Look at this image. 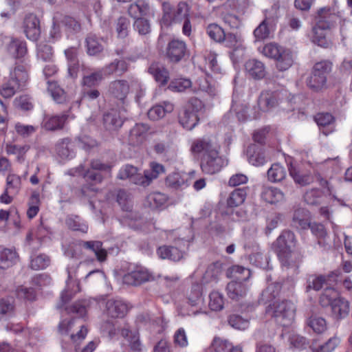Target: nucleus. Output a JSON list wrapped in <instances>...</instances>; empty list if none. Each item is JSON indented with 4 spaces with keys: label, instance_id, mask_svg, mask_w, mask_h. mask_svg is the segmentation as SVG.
<instances>
[{
    "label": "nucleus",
    "instance_id": "f257e3e1",
    "mask_svg": "<svg viewBox=\"0 0 352 352\" xmlns=\"http://www.w3.org/2000/svg\"><path fill=\"white\" fill-rule=\"evenodd\" d=\"M219 145L214 140L204 138L195 140L191 146L193 153H203L201 168L204 173L215 174L221 170L227 162L219 155Z\"/></svg>",
    "mask_w": 352,
    "mask_h": 352
},
{
    "label": "nucleus",
    "instance_id": "f03ea898",
    "mask_svg": "<svg viewBox=\"0 0 352 352\" xmlns=\"http://www.w3.org/2000/svg\"><path fill=\"white\" fill-rule=\"evenodd\" d=\"M29 80L28 68L22 64H16L10 71L8 80L0 87V95L3 98L12 97L16 92L23 89Z\"/></svg>",
    "mask_w": 352,
    "mask_h": 352
},
{
    "label": "nucleus",
    "instance_id": "7ed1b4c3",
    "mask_svg": "<svg viewBox=\"0 0 352 352\" xmlns=\"http://www.w3.org/2000/svg\"><path fill=\"white\" fill-rule=\"evenodd\" d=\"M267 311L274 318L277 323L281 326L287 327L294 319L296 307L289 300H276L268 307Z\"/></svg>",
    "mask_w": 352,
    "mask_h": 352
},
{
    "label": "nucleus",
    "instance_id": "20e7f679",
    "mask_svg": "<svg viewBox=\"0 0 352 352\" xmlns=\"http://www.w3.org/2000/svg\"><path fill=\"white\" fill-rule=\"evenodd\" d=\"M332 63L328 60L316 63L312 70L311 75L307 80L308 87L315 91L327 88V76L331 71Z\"/></svg>",
    "mask_w": 352,
    "mask_h": 352
},
{
    "label": "nucleus",
    "instance_id": "39448f33",
    "mask_svg": "<svg viewBox=\"0 0 352 352\" xmlns=\"http://www.w3.org/2000/svg\"><path fill=\"white\" fill-rule=\"evenodd\" d=\"M162 7L164 14L162 23L164 25H170L173 23L180 22L189 16L190 8L186 2H179L175 8H173L169 3L165 2Z\"/></svg>",
    "mask_w": 352,
    "mask_h": 352
},
{
    "label": "nucleus",
    "instance_id": "423d86ee",
    "mask_svg": "<svg viewBox=\"0 0 352 352\" xmlns=\"http://www.w3.org/2000/svg\"><path fill=\"white\" fill-rule=\"evenodd\" d=\"M76 333L71 334V342L74 352H93L98 344V341L93 340L84 344V340L87 335V327L82 324Z\"/></svg>",
    "mask_w": 352,
    "mask_h": 352
},
{
    "label": "nucleus",
    "instance_id": "0eeeda50",
    "mask_svg": "<svg viewBox=\"0 0 352 352\" xmlns=\"http://www.w3.org/2000/svg\"><path fill=\"white\" fill-rule=\"evenodd\" d=\"M21 28L28 39L37 41L40 38L41 33L40 20L36 14L33 13L25 14L22 21Z\"/></svg>",
    "mask_w": 352,
    "mask_h": 352
},
{
    "label": "nucleus",
    "instance_id": "6e6552de",
    "mask_svg": "<svg viewBox=\"0 0 352 352\" xmlns=\"http://www.w3.org/2000/svg\"><path fill=\"white\" fill-rule=\"evenodd\" d=\"M288 171L294 182L300 186L309 185L314 182V177L311 172L304 169L299 164L290 162Z\"/></svg>",
    "mask_w": 352,
    "mask_h": 352
},
{
    "label": "nucleus",
    "instance_id": "1a4fd4ad",
    "mask_svg": "<svg viewBox=\"0 0 352 352\" xmlns=\"http://www.w3.org/2000/svg\"><path fill=\"white\" fill-rule=\"evenodd\" d=\"M154 280V276L146 269L138 267L123 277V282L130 285H140Z\"/></svg>",
    "mask_w": 352,
    "mask_h": 352
},
{
    "label": "nucleus",
    "instance_id": "9d476101",
    "mask_svg": "<svg viewBox=\"0 0 352 352\" xmlns=\"http://www.w3.org/2000/svg\"><path fill=\"white\" fill-rule=\"evenodd\" d=\"M187 52L186 44L179 39L170 41L168 43L166 50L167 58L173 63L179 62L187 54Z\"/></svg>",
    "mask_w": 352,
    "mask_h": 352
},
{
    "label": "nucleus",
    "instance_id": "9b49d317",
    "mask_svg": "<svg viewBox=\"0 0 352 352\" xmlns=\"http://www.w3.org/2000/svg\"><path fill=\"white\" fill-rule=\"evenodd\" d=\"M6 329L17 336V338L14 340L15 346L16 348L23 344L28 345L30 344V340L32 335V331L30 329L25 327L19 323H8L6 326Z\"/></svg>",
    "mask_w": 352,
    "mask_h": 352
},
{
    "label": "nucleus",
    "instance_id": "f8f14e48",
    "mask_svg": "<svg viewBox=\"0 0 352 352\" xmlns=\"http://www.w3.org/2000/svg\"><path fill=\"white\" fill-rule=\"evenodd\" d=\"M295 234L289 230H284L273 243V248L278 254L290 250L295 245Z\"/></svg>",
    "mask_w": 352,
    "mask_h": 352
},
{
    "label": "nucleus",
    "instance_id": "ddd939ff",
    "mask_svg": "<svg viewBox=\"0 0 352 352\" xmlns=\"http://www.w3.org/2000/svg\"><path fill=\"white\" fill-rule=\"evenodd\" d=\"M149 129V126L146 124H135L129 131V144L133 146H138L143 144L146 140Z\"/></svg>",
    "mask_w": 352,
    "mask_h": 352
},
{
    "label": "nucleus",
    "instance_id": "4468645a",
    "mask_svg": "<svg viewBox=\"0 0 352 352\" xmlns=\"http://www.w3.org/2000/svg\"><path fill=\"white\" fill-rule=\"evenodd\" d=\"M117 177L120 179H129L136 185L143 186V175L138 173V168L132 165L123 166L120 169Z\"/></svg>",
    "mask_w": 352,
    "mask_h": 352
},
{
    "label": "nucleus",
    "instance_id": "2eb2a0df",
    "mask_svg": "<svg viewBox=\"0 0 352 352\" xmlns=\"http://www.w3.org/2000/svg\"><path fill=\"white\" fill-rule=\"evenodd\" d=\"M127 311V305L122 300L111 298L106 302V311L111 318H123Z\"/></svg>",
    "mask_w": 352,
    "mask_h": 352
},
{
    "label": "nucleus",
    "instance_id": "dca6fc26",
    "mask_svg": "<svg viewBox=\"0 0 352 352\" xmlns=\"http://www.w3.org/2000/svg\"><path fill=\"white\" fill-rule=\"evenodd\" d=\"M68 118V115H45L43 121V127L47 131H57L62 129Z\"/></svg>",
    "mask_w": 352,
    "mask_h": 352
},
{
    "label": "nucleus",
    "instance_id": "f3484780",
    "mask_svg": "<svg viewBox=\"0 0 352 352\" xmlns=\"http://www.w3.org/2000/svg\"><path fill=\"white\" fill-rule=\"evenodd\" d=\"M336 15L332 13L329 9L321 8L318 11L316 25H315L316 30L318 28L324 30L331 29L336 22Z\"/></svg>",
    "mask_w": 352,
    "mask_h": 352
},
{
    "label": "nucleus",
    "instance_id": "a211bd4d",
    "mask_svg": "<svg viewBox=\"0 0 352 352\" xmlns=\"http://www.w3.org/2000/svg\"><path fill=\"white\" fill-rule=\"evenodd\" d=\"M109 91L115 98L124 103L129 92V85L124 80H115L110 83Z\"/></svg>",
    "mask_w": 352,
    "mask_h": 352
},
{
    "label": "nucleus",
    "instance_id": "6ab92c4d",
    "mask_svg": "<svg viewBox=\"0 0 352 352\" xmlns=\"http://www.w3.org/2000/svg\"><path fill=\"white\" fill-rule=\"evenodd\" d=\"M310 223V214L307 210L302 208L295 210L292 218V226L294 228L305 230L308 228Z\"/></svg>",
    "mask_w": 352,
    "mask_h": 352
},
{
    "label": "nucleus",
    "instance_id": "aec40b11",
    "mask_svg": "<svg viewBox=\"0 0 352 352\" xmlns=\"http://www.w3.org/2000/svg\"><path fill=\"white\" fill-rule=\"evenodd\" d=\"M123 120L120 113L116 109H111L103 116V124L107 130L115 131L122 126Z\"/></svg>",
    "mask_w": 352,
    "mask_h": 352
},
{
    "label": "nucleus",
    "instance_id": "412c9836",
    "mask_svg": "<svg viewBox=\"0 0 352 352\" xmlns=\"http://www.w3.org/2000/svg\"><path fill=\"white\" fill-rule=\"evenodd\" d=\"M178 118L180 124L187 130L192 129L199 121L197 113L185 107L180 111Z\"/></svg>",
    "mask_w": 352,
    "mask_h": 352
},
{
    "label": "nucleus",
    "instance_id": "4be33fe9",
    "mask_svg": "<svg viewBox=\"0 0 352 352\" xmlns=\"http://www.w3.org/2000/svg\"><path fill=\"white\" fill-rule=\"evenodd\" d=\"M315 121L321 127L322 133L329 135L334 130V118L329 113H318L315 116Z\"/></svg>",
    "mask_w": 352,
    "mask_h": 352
},
{
    "label": "nucleus",
    "instance_id": "5701e85b",
    "mask_svg": "<svg viewBox=\"0 0 352 352\" xmlns=\"http://www.w3.org/2000/svg\"><path fill=\"white\" fill-rule=\"evenodd\" d=\"M278 258L283 266L289 267H296L301 263L302 255L300 252L299 254L290 250L285 251L284 253L278 254Z\"/></svg>",
    "mask_w": 352,
    "mask_h": 352
},
{
    "label": "nucleus",
    "instance_id": "b1692460",
    "mask_svg": "<svg viewBox=\"0 0 352 352\" xmlns=\"http://www.w3.org/2000/svg\"><path fill=\"white\" fill-rule=\"evenodd\" d=\"M278 104L276 94L265 91L261 92L258 99V106L262 111H267Z\"/></svg>",
    "mask_w": 352,
    "mask_h": 352
},
{
    "label": "nucleus",
    "instance_id": "393cba45",
    "mask_svg": "<svg viewBox=\"0 0 352 352\" xmlns=\"http://www.w3.org/2000/svg\"><path fill=\"white\" fill-rule=\"evenodd\" d=\"M150 6L146 0H136L128 8L129 16L135 19L142 18L148 14Z\"/></svg>",
    "mask_w": 352,
    "mask_h": 352
},
{
    "label": "nucleus",
    "instance_id": "a878e982",
    "mask_svg": "<svg viewBox=\"0 0 352 352\" xmlns=\"http://www.w3.org/2000/svg\"><path fill=\"white\" fill-rule=\"evenodd\" d=\"M148 72L153 76L156 82L162 85H166L169 80L168 70L159 63H153L149 66Z\"/></svg>",
    "mask_w": 352,
    "mask_h": 352
},
{
    "label": "nucleus",
    "instance_id": "bb28decb",
    "mask_svg": "<svg viewBox=\"0 0 352 352\" xmlns=\"http://www.w3.org/2000/svg\"><path fill=\"white\" fill-rule=\"evenodd\" d=\"M157 254L162 259L179 261L183 258L184 253L177 248L172 245H163L157 250Z\"/></svg>",
    "mask_w": 352,
    "mask_h": 352
},
{
    "label": "nucleus",
    "instance_id": "cd10ccee",
    "mask_svg": "<svg viewBox=\"0 0 352 352\" xmlns=\"http://www.w3.org/2000/svg\"><path fill=\"white\" fill-rule=\"evenodd\" d=\"M18 254L14 249L0 246V268L6 269L12 266L18 260Z\"/></svg>",
    "mask_w": 352,
    "mask_h": 352
},
{
    "label": "nucleus",
    "instance_id": "c85d7f7f",
    "mask_svg": "<svg viewBox=\"0 0 352 352\" xmlns=\"http://www.w3.org/2000/svg\"><path fill=\"white\" fill-rule=\"evenodd\" d=\"M248 161L254 166H261L266 162L262 148L256 144H252L247 150Z\"/></svg>",
    "mask_w": 352,
    "mask_h": 352
},
{
    "label": "nucleus",
    "instance_id": "c756f323",
    "mask_svg": "<svg viewBox=\"0 0 352 352\" xmlns=\"http://www.w3.org/2000/svg\"><path fill=\"white\" fill-rule=\"evenodd\" d=\"M80 247H83L87 250H90L94 252L97 259L100 262H102L106 260L107 251L102 248V243L100 241H80L78 243Z\"/></svg>",
    "mask_w": 352,
    "mask_h": 352
},
{
    "label": "nucleus",
    "instance_id": "7c9ffc66",
    "mask_svg": "<svg viewBox=\"0 0 352 352\" xmlns=\"http://www.w3.org/2000/svg\"><path fill=\"white\" fill-rule=\"evenodd\" d=\"M211 346L214 352H242L241 347L234 346L229 340L217 337L213 339Z\"/></svg>",
    "mask_w": 352,
    "mask_h": 352
},
{
    "label": "nucleus",
    "instance_id": "2f4dec72",
    "mask_svg": "<svg viewBox=\"0 0 352 352\" xmlns=\"http://www.w3.org/2000/svg\"><path fill=\"white\" fill-rule=\"evenodd\" d=\"M245 67L249 75L255 79H261L265 75V65L259 60H249L245 63Z\"/></svg>",
    "mask_w": 352,
    "mask_h": 352
},
{
    "label": "nucleus",
    "instance_id": "473e14b6",
    "mask_svg": "<svg viewBox=\"0 0 352 352\" xmlns=\"http://www.w3.org/2000/svg\"><path fill=\"white\" fill-rule=\"evenodd\" d=\"M309 228L311 229V232L317 237L318 244L324 250L328 249L330 245L327 241V232L324 226L321 223H310Z\"/></svg>",
    "mask_w": 352,
    "mask_h": 352
},
{
    "label": "nucleus",
    "instance_id": "72a5a7b5",
    "mask_svg": "<svg viewBox=\"0 0 352 352\" xmlns=\"http://www.w3.org/2000/svg\"><path fill=\"white\" fill-rule=\"evenodd\" d=\"M166 185L175 190L186 188L188 186L187 176L179 173H172L166 177Z\"/></svg>",
    "mask_w": 352,
    "mask_h": 352
},
{
    "label": "nucleus",
    "instance_id": "f704fd0d",
    "mask_svg": "<svg viewBox=\"0 0 352 352\" xmlns=\"http://www.w3.org/2000/svg\"><path fill=\"white\" fill-rule=\"evenodd\" d=\"M227 292L229 298L239 300L245 296L247 287L241 282L232 281L227 285Z\"/></svg>",
    "mask_w": 352,
    "mask_h": 352
},
{
    "label": "nucleus",
    "instance_id": "c9c22d12",
    "mask_svg": "<svg viewBox=\"0 0 352 352\" xmlns=\"http://www.w3.org/2000/svg\"><path fill=\"white\" fill-rule=\"evenodd\" d=\"M276 68L281 72L287 70L292 67L294 58L290 50L283 48L280 56L275 59Z\"/></svg>",
    "mask_w": 352,
    "mask_h": 352
},
{
    "label": "nucleus",
    "instance_id": "e433bc0d",
    "mask_svg": "<svg viewBox=\"0 0 352 352\" xmlns=\"http://www.w3.org/2000/svg\"><path fill=\"white\" fill-rule=\"evenodd\" d=\"M164 170L163 165L157 162H151L150 169L146 170L144 172L143 186H148L153 179L157 178L160 174L164 173Z\"/></svg>",
    "mask_w": 352,
    "mask_h": 352
},
{
    "label": "nucleus",
    "instance_id": "4c0bfd02",
    "mask_svg": "<svg viewBox=\"0 0 352 352\" xmlns=\"http://www.w3.org/2000/svg\"><path fill=\"white\" fill-rule=\"evenodd\" d=\"M47 84V91L55 102L58 104H64L67 101V95L66 92L57 84V82L48 81Z\"/></svg>",
    "mask_w": 352,
    "mask_h": 352
},
{
    "label": "nucleus",
    "instance_id": "58836bf2",
    "mask_svg": "<svg viewBox=\"0 0 352 352\" xmlns=\"http://www.w3.org/2000/svg\"><path fill=\"white\" fill-rule=\"evenodd\" d=\"M164 105H155L148 111V116L151 120H157L162 118L166 113L173 111L174 105L170 102H164Z\"/></svg>",
    "mask_w": 352,
    "mask_h": 352
},
{
    "label": "nucleus",
    "instance_id": "ea45409f",
    "mask_svg": "<svg viewBox=\"0 0 352 352\" xmlns=\"http://www.w3.org/2000/svg\"><path fill=\"white\" fill-rule=\"evenodd\" d=\"M68 280L67 282V288L62 292L60 295L61 301L63 303H66L69 301L74 295L80 291L78 283H75L71 281L72 278V267L67 268Z\"/></svg>",
    "mask_w": 352,
    "mask_h": 352
},
{
    "label": "nucleus",
    "instance_id": "a19ab883",
    "mask_svg": "<svg viewBox=\"0 0 352 352\" xmlns=\"http://www.w3.org/2000/svg\"><path fill=\"white\" fill-rule=\"evenodd\" d=\"M56 151L58 155L63 160L70 159L74 156V151L69 138L59 140L56 145Z\"/></svg>",
    "mask_w": 352,
    "mask_h": 352
},
{
    "label": "nucleus",
    "instance_id": "79ce46f5",
    "mask_svg": "<svg viewBox=\"0 0 352 352\" xmlns=\"http://www.w3.org/2000/svg\"><path fill=\"white\" fill-rule=\"evenodd\" d=\"M104 72L102 69L94 72L84 70L82 85L83 87H91L97 85L103 78Z\"/></svg>",
    "mask_w": 352,
    "mask_h": 352
},
{
    "label": "nucleus",
    "instance_id": "37998d69",
    "mask_svg": "<svg viewBox=\"0 0 352 352\" xmlns=\"http://www.w3.org/2000/svg\"><path fill=\"white\" fill-rule=\"evenodd\" d=\"M102 41V40L98 38L96 35L89 34L85 41L87 54L90 56H96L101 53L104 50Z\"/></svg>",
    "mask_w": 352,
    "mask_h": 352
},
{
    "label": "nucleus",
    "instance_id": "c03bdc74",
    "mask_svg": "<svg viewBox=\"0 0 352 352\" xmlns=\"http://www.w3.org/2000/svg\"><path fill=\"white\" fill-rule=\"evenodd\" d=\"M7 49L9 54L16 58L23 57L27 52L26 43L17 38H12Z\"/></svg>",
    "mask_w": 352,
    "mask_h": 352
},
{
    "label": "nucleus",
    "instance_id": "a18cd8bd",
    "mask_svg": "<svg viewBox=\"0 0 352 352\" xmlns=\"http://www.w3.org/2000/svg\"><path fill=\"white\" fill-rule=\"evenodd\" d=\"M262 197L270 204H276L285 199V194L279 188L268 187L262 192Z\"/></svg>",
    "mask_w": 352,
    "mask_h": 352
},
{
    "label": "nucleus",
    "instance_id": "49530a36",
    "mask_svg": "<svg viewBox=\"0 0 352 352\" xmlns=\"http://www.w3.org/2000/svg\"><path fill=\"white\" fill-rule=\"evenodd\" d=\"M90 303V300L87 299L77 300L71 306L67 307L66 311L68 314H75L80 318H84L87 314Z\"/></svg>",
    "mask_w": 352,
    "mask_h": 352
},
{
    "label": "nucleus",
    "instance_id": "de8ad7c7",
    "mask_svg": "<svg viewBox=\"0 0 352 352\" xmlns=\"http://www.w3.org/2000/svg\"><path fill=\"white\" fill-rule=\"evenodd\" d=\"M167 201V196L160 192H153L147 195L145 206L151 209H157L162 206Z\"/></svg>",
    "mask_w": 352,
    "mask_h": 352
},
{
    "label": "nucleus",
    "instance_id": "09e8293b",
    "mask_svg": "<svg viewBox=\"0 0 352 352\" xmlns=\"http://www.w3.org/2000/svg\"><path fill=\"white\" fill-rule=\"evenodd\" d=\"M67 226L74 231H79L87 233L88 230L87 224L78 215H69L65 219Z\"/></svg>",
    "mask_w": 352,
    "mask_h": 352
},
{
    "label": "nucleus",
    "instance_id": "8fccbe9b",
    "mask_svg": "<svg viewBox=\"0 0 352 352\" xmlns=\"http://www.w3.org/2000/svg\"><path fill=\"white\" fill-rule=\"evenodd\" d=\"M267 178L272 182H280L287 176L285 168L278 163L273 164L267 170Z\"/></svg>",
    "mask_w": 352,
    "mask_h": 352
},
{
    "label": "nucleus",
    "instance_id": "3c124183",
    "mask_svg": "<svg viewBox=\"0 0 352 352\" xmlns=\"http://www.w3.org/2000/svg\"><path fill=\"white\" fill-rule=\"evenodd\" d=\"M247 193L244 188H236L233 190L227 199V206L229 208H235L241 205L246 197Z\"/></svg>",
    "mask_w": 352,
    "mask_h": 352
},
{
    "label": "nucleus",
    "instance_id": "603ef678",
    "mask_svg": "<svg viewBox=\"0 0 352 352\" xmlns=\"http://www.w3.org/2000/svg\"><path fill=\"white\" fill-rule=\"evenodd\" d=\"M332 313L336 318H344L346 316L349 312V302L340 298L331 305Z\"/></svg>",
    "mask_w": 352,
    "mask_h": 352
},
{
    "label": "nucleus",
    "instance_id": "864d4df0",
    "mask_svg": "<svg viewBox=\"0 0 352 352\" xmlns=\"http://www.w3.org/2000/svg\"><path fill=\"white\" fill-rule=\"evenodd\" d=\"M127 70V64L124 60L116 59L106 65L102 71L104 75H111L114 73L122 74Z\"/></svg>",
    "mask_w": 352,
    "mask_h": 352
},
{
    "label": "nucleus",
    "instance_id": "5fc2aeb1",
    "mask_svg": "<svg viewBox=\"0 0 352 352\" xmlns=\"http://www.w3.org/2000/svg\"><path fill=\"white\" fill-rule=\"evenodd\" d=\"M14 311V305L12 299H0V320H6L12 316Z\"/></svg>",
    "mask_w": 352,
    "mask_h": 352
},
{
    "label": "nucleus",
    "instance_id": "6e6d98bb",
    "mask_svg": "<svg viewBox=\"0 0 352 352\" xmlns=\"http://www.w3.org/2000/svg\"><path fill=\"white\" fill-rule=\"evenodd\" d=\"M201 285L199 284L192 285L190 292L188 294V300L192 306H199L203 304Z\"/></svg>",
    "mask_w": 352,
    "mask_h": 352
},
{
    "label": "nucleus",
    "instance_id": "4d7b16f0",
    "mask_svg": "<svg viewBox=\"0 0 352 352\" xmlns=\"http://www.w3.org/2000/svg\"><path fill=\"white\" fill-rule=\"evenodd\" d=\"M307 325L317 334L324 333L327 329L326 320L316 316H311L308 319Z\"/></svg>",
    "mask_w": 352,
    "mask_h": 352
},
{
    "label": "nucleus",
    "instance_id": "13d9d810",
    "mask_svg": "<svg viewBox=\"0 0 352 352\" xmlns=\"http://www.w3.org/2000/svg\"><path fill=\"white\" fill-rule=\"evenodd\" d=\"M340 298L338 292L332 287H327L320 297V302L323 307L331 305Z\"/></svg>",
    "mask_w": 352,
    "mask_h": 352
},
{
    "label": "nucleus",
    "instance_id": "bf43d9fd",
    "mask_svg": "<svg viewBox=\"0 0 352 352\" xmlns=\"http://www.w3.org/2000/svg\"><path fill=\"white\" fill-rule=\"evenodd\" d=\"M130 25L131 23L128 18L126 16L119 17L115 25L118 37L121 38H126L129 34Z\"/></svg>",
    "mask_w": 352,
    "mask_h": 352
},
{
    "label": "nucleus",
    "instance_id": "052dcab7",
    "mask_svg": "<svg viewBox=\"0 0 352 352\" xmlns=\"http://www.w3.org/2000/svg\"><path fill=\"white\" fill-rule=\"evenodd\" d=\"M284 47L275 43H270L265 45L261 52L266 57L275 60L280 54Z\"/></svg>",
    "mask_w": 352,
    "mask_h": 352
},
{
    "label": "nucleus",
    "instance_id": "680f3d73",
    "mask_svg": "<svg viewBox=\"0 0 352 352\" xmlns=\"http://www.w3.org/2000/svg\"><path fill=\"white\" fill-rule=\"evenodd\" d=\"M37 58L43 61H51L53 58V49L45 43H40L37 45Z\"/></svg>",
    "mask_w": 352,
    "mask_h": 352
},
{
    "label": "nucleus",
    "instance_id": "e2e57ef3",
    "mask_svg": "<svg viewBox=\"0 0 352 352\" xmlns=\"http://www.w3.org/2000/svg\"><path fill=\"white\" fill-rule=\"evenodd\" d=\"M270 23V19L266 17L254 30V35L256 41H262L269 37L270 32L268 25Z\"/></svg>",
    "mask_w": 352,
    "mask_h": 352
},
{
    "label": "nucleus",
    "instance_id": "0e129e2a",
    "mask_svg": "<svg viewBox=\"0 0 352 352\" xmlns=\"http://www.w3.org/2000/svg\"><path fill=\"white\" fill-rule=\"evenodd\" d=\"M209 307L211 310L219 311L223 309L224 299L221 294L218 292H212L209 296Z\"/></svg>",
    "mask_w": 352,
    "mask_h": 352
},
{
    "label": "nucleus",
    "instance_id": "69168bd1",
    "mask_svg": "<svg viewBox=\"0 0 352 352\" xmlns=\"http://www.w3.org/2000/svg\"><path fill=\"white\" fill-rule=\"evenodd\" d=\"M327 278L323 275H310L307 279V289L320 290L327 283Z\"/></svg>",
    "mask_w": 352,
    "mask_h": 352
},
{
    "label": "nucleus",
    "instance_id": "338daca9",
    "mask_svg": "<svg viewBox=\"0 0 352 352\" xmlns=\"http://www.w3.org/2000/svg\"><path fill=\"white\" fill-rule=\"evenodd\" d=\"M323 192L318 188L307 190L304 195L305 201L309 205H317L320 203Z\"/></svg>",
    "mask_w": 352,
    "mask_h": 352
},
{
    "label": "nucleus",
    "instance_id": "774afa93",
    "mask_svg": "<svg viewBox=\"0 0 352 352\" xmlns=\"http://www.w3.org/2000/svg\"><path fill=\"white\" fill-rule=\"evenodd\" d=\"M340 338L334 336L329 338L324 344L318 348H311L312 352H332L340 344Z\"/></svg>",
    "mask_w": 352,
    "mask_h": 352
}]
</instances>
